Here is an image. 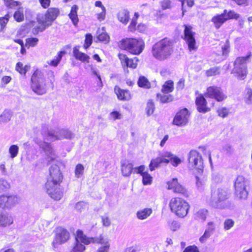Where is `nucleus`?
Segmentation results:
<instances>
[{
  "label": "nucleus",
  "mask_w": 252,
  "mask_h": 252,
  "mask_svg": "<svg viewBox=\"0 0 252 252\" xmlns=\"http://www.w3.org/2000/svg\"><path fill=\"white\" fill-rule=\"evenodd\" d=\"M31 88L32 90L38 95L45 94L47 90V85L42 73L36 70L31 77Z\"/></svg>",
  "instance_id": "7"
},
{
  "label": "nucleus",
  "mask_w": 252,
  "mask_h": 252,
  "mask_svg": "<svg viewBox=\"0 0 252 252\" xmlns=\"http://www.w3.org/2000/svg\"><path fill=\"white\" fill-rule=\"evenodd\" d=\"M97 38L100 41L108 42L109 36L106 33L103 32L98 35Z\"/></svg>",
  "instance_id": "60"
},
{
  "label": "nucleus",
  "mask_w": 252,
  "mask_h": 252,
  "mask_svg": "<svg viewBox=\"0 0 252 252\" xmlns=\"http://www.w3.org/2000/svg\"><path fill=\"white\" fill-rule=\"evenodd\" d=\"M12 217L8 214L0 213V226H6L13 223Z\"/></svg>",
  "instance_id": "26"
},
{
  "label": "nucleus",
  "mask_w": 252,
  "mask_h": 252,
  "mask_svg": "<svg viewBox=\"0 0 252 252\" xmlns=\"http://www.w3.org/2000/svg\"><path fill=\"white\" fill-rule=\"evenodd\" d=\"M91 70L92 73L94 75L96 76L98 78V80H99V82L97 83V85L99 87H100V88L102 87L103 84H102V80H101V77H100V75L98 73V72L96 70V69L95 68L92 67Z\"/></svg>",
  "instance_id": "55"
},
{
  "label": "nucleus",
  "mask_w": 252,
  "mask_h": 252,
  "mask_svg": "<svg viewBox=\"0 0 252 252\" xmlns=\"http://www.w3.org/2000/svg\"><path fill=\"white\" fill-rule=\"evenodd\" d=\"M138 85L139 87L145 88H150L151 87V84L148 80L144 76H142L139 78L138 80Z\"/></svg>",
  "instance_id": "39"
},
{
  "label": "nucleus",
  "mask_w": 252,
  "mask_h": 252,
  "mask_svg": "<svg viewBox=\"0 0 252 252\" xmlns=\"http://www.w3.org/2000/svg\"><path fill=\"white\" fill-rule=\"evenodd\" d=\"M12 114L10 111L5 110L0 115V124L8 122L11 118Z\"/></svg>",
  "instance_id": "35"
},
{
  "label": "nucleus",
  "mask_w": 252,
  "mask_h": 252,
  "mask_svg": "<svg viewBox=\"0 0 252 252\" xmlns=\"http://www.w3.org/2000/svg\"><path fill=\"white\" fill-rule=\"evenodd\" d=\"M215 229V225L212 221L208 223V226L203 235L200 238L199 241L201 243H204L211 236Z\"/></svg>",
  "instance_id": "23"
},
{
  "label": "nucleus",
  "mask_w": 252,
  "mask_h": 252,
  "mask_svg": "<svg viewBox=\"0 0 252 252\" xmlns=\"http://www.w3.org/2000/svg\"><path fill=\"white\" fill-rule=\"evenodd\" d=\"M73 55L76 59L82 62L89 63L90 57L86 54L80 52L78 47H74L73 49Z\"/></svg>",
  "instance_id": "24"
},
{
  "label": "nucleus",
  "mask_w": 252,
  "mask_h": 252,
  "mask_svg": "<svg viewBox=\"0 0 252 252\" xmlns=\"http://www.w3.org/2000/svg\"><path fill=\"white\" fill-rule=\"evenodd\" d=\"M20 198L14 194H2L0 196V208L10 209L19 203Z\"/></svg>",
  "instance_id": "12"
},
{
  "label": "nucleus",
  "mask_w": 252,
  "mask_h": 252,
  "mask_svg": "<svg viewBox=\"0 0 252 252\" xmlns=\"http://www.w3.org/2000/svg\"><path fill=\"white\" fill-rule=\"evenodd\" d=\"M65 53L64 51L58 52L57 56H56L53 60L51 61L50 63H48V64L55 67L57 66L60 63L63 55Z\"/></svg>",
  "instance_id": "38"
},
{
  "label": "nucleus",
  "mask_w": 252,
  "mask_h": 252,
  "mask_svg": "<svg viewBox=\"0 0 252 252\" xmlns=\"http://www.w3.org/2000/svg\"><path fill=\"white\" fill-rule=\"evenodd\" d=\"M40 147L44 151L46 156V159L48 162L52 161L56 158L57 156L49 143L43 142L40 144Z\"/></svg>",
  "instance_id": "17"
},
{
  "label": "nucleus",
  "mask_w": 252,
  "mask_h": 252,
  "mask_svg": "<svg viewBox=\"0 0 252 252\" xmlns=\"http://www.w3.org/2000/svg\"><path fill=\"white\" fill-rule=\"evenodd\" d=\"M114 92L117 98L120 100L127 101L131 99L130 94L127 90L121 89L119 87L116 86Z\"/></svg>",
  "instance_id": "21"
},
{
  "label": "nucleus",
  "mask_w": 252,
  "mask_h": 252,
  "mask_svg": "<svg viewBox=\"0 0 252 252\" xmlns=\"http://www.w3.org/2000/svg\"><path fill=\"white\" fill-rule=\"evenodd\" d=\"M167 184L168 185V189H172L174 190L176 186L178 184L177 179H172L171 181L167 182Z\"/></svg>",
  "instance_id": "51"
},
{
  "label": "nucleus",
  "mask_w": 252,
  "mask_h": 252,
  "mask_svg": "<svg viewBox=\"0 0 252 252\" xmlns=\"http://www.w3.org/2000/svg\"><path fill=\"white\" fill-rule=\"evenodd\" d=\"M30 65H25L24 66L23 63L18 62L17 63L15 67L16 70L22 75H25L26 72L29 70Z\"/></svg>",
  "instance_id": "36"
},
{
  "label": "nucleus",
  "mask_w": 252,
  "mask_h": 252,
  "mask_svg": "<svg viewBox=\"0 0 252 252\" xmlns=\"http://www.w3.org/2000/svg\"><path fill=\"white\" fill-rule=\"evenodd\" d=\"M92 243H97L102 245L97 251V252H109L110 248L109 240L107 238H104L101 236L94 240Z\"/></svg>",
  "instance_id": "20"
},
{
  "label": "nucleus",
  "mask_w": 252,
  "mask_h": 252,
  "mask_svg": "<svg viewBox=\"0 0 252 252\" xmlns=\"http://www.w3.org/2000/svg\"><path fill=\"white\" fill-rule=\"evenodd\" d=\"M226 9L223 10L221 14H217L214 16L211 19V22L213 23L214 27L216 29H219L220 27L227 21V18L225 17Z\"/></svg>",
  "instance_id": "18"
},
{
  "label": "nucleus",
  "mask_w": 252,
  "mask_h": 252,
  "mask_svg": "<svg viewBox=\"0 0 252 252\" xmlns=\"http://www.w3.org/2000/svg\"><path fill=\"white\" fill-rule=\"evenodd\" d=\"M225 17L227 21L229 19H238L240 18V14L236 13L234 11L230 10L228 11L226 9Z\"/></svg>",
  "instance_id": "43"
},
{
  "label": "nucleus",
  "mask_w": 252,
  "mask_h": 252,
  "mask_svg": "<svg viewBox=\"0 0 252 252\" xmlns=\"http://www.w3.org/2000/svg\"><path fill=\"white\" fill-rule=\"evenodd\" d=\"M119 21L124 24H126L129 20V12L126 9L120 10L117 14Z\"/></svg>",
  "instance_id": "28"
},
{
  "label": "nucleus",
  "mask_w": 252,
  "mask_h": 252,
  "mask_svg": "<svg viewBox=\"0 0 252 252\" xmlns=\"http://www.w3.org/2000/svg\"><path fill=\"white\" fill-rule=\"evenodd\" d=\"M138 61V59L136 57L134 58L133 59H129L126 66L135 68L136 67Z\"/></svg>",
  "instance_id": "54"
},
{
  "label": "nucleus",
  "mask_w": 252,
  "mask_h": 252,
  "mask_svg": "<svg viewBox=\"0 0 252 252\" xmlns=\"http://www.w3.org/2000/svg\"><path fill=\"white\" fill-rule=\"evenodd\" d=\"M244 99L247 104H252V90L251 88L246 89Z\"/></svg>",
  "instance_id": "41"
},
{
  "label": "nucleus",
  "mask_w": 252,
  "mask_h": 252,
  "mask_svg": "<svg viewBox=\"0 0 252 252\" xmlns=\"http://www.w3.org/2000/svg\"><path fill=\"white\" fill-rule=\"evenodd\" d=\"M189 113L187 108L180 110L176 115L173 120L174 124L178 126L186 125L188 122Z\"/></svg>",
  "instance_id": "15"
},
{
  "label": "nucleus",
  "mask_w": 252,
  "mask_h": 252,
  "mask_svg": "<svg viewBox=\"0 0 252 252\" xmlns=\"http://www.w3.org/2000/svg\"><path fill=\"white\" fill-rule=\"evenodd\" d=\"M234 225V221L232 219H227L224 222V229L228 230Z\"/></svg>",
  "instance_id": "52"
},
{
  "label": "nucleus",
  "mask_w": 252,
  "mask_h": 252,
  "mask_svg": "<svg viewBox=\"0 0 252 252\" xmlns=\"http://www.w3.org/2000/svg\"><path fill=\"white\" fill-rule=\"evenodd\" d=\"M169 162V160L163 156V153L161 155L160 157L151 160L149 164L150 170L154 171L156 168L158 167L160 164L162 163H168Z\"/></svg>",
  "instance_id": "22"
},
{
  "label": "nucleus",
  "mask_w": 252,
  "mask_h": 252,
  "mask_svg": "<svg viewBox=\"0 0 252 252\" xmlns=\"http://www.w3.org/2000/svg\"><path fill=\"white\" fill-rule=\"evenodd\" d=\"M220 68L219 67H213L207 70L206 74L208 76H211L219 74L220 73Z\"/></svg>",
  "instance_id": "46"
},
{
  "label": "nucleus",
  "mask_w": 252,
  "mask_h": 252,
  "mask_svg": "<svg viewBox=\"0 0 252 252\" xmlns=\"http://www.w3.org/2000/svg\"><path fill=\"white\" fill-rule=\"evenodd\" d=\"M230 191L225 188H218L211 192V196L207 197V203L211 206L219 209H224L228 206L225 201L230 196Z\"/></svg>",
  "instance_id": "3"
},
{
  "label": "nucleus",
  "mask_w": 252,
  "mask_h": 252,
  "mask_svg": "<svg viewBox=\"0 0 252 252\" xmlns=\"http://www.w3.org/2000/svg\"><path fill=\"white\" fill-rule=\"evenodd\" d=\"M174 90V83L172 80H168L163 85L161 91L164 94H168Z\"/></svg>",
  "instance_id": "33"
},
{
  "label": "nucleus",
  "mask_w": 252,
  "mask_h": 252,
  "mask_svg": "<svg viewBox=\"0 0 252 252\" xmlns=\"http://www.w3.org/2000/svg\"><path fill=\"white\" fill-rule=\"evenodd\" d=\"M9 18V15L7 14L3 17L0 18V24L1 28H4L7 23L8 22Z\"/></svg>",
  "instance_id": "59"
},
{
  "label": "nucleus",
  "mask_w": 252,
  "mask_h": 252,
  "mask_svg": "<svg viewBox=\"0 0 252 252\" xmlns=\"http://www.w3.org/2000/svg\"><path fill=\"white\" fill-rule=\"evenodd\" d=\"M183 252H199L198 248L195 246H189L187 247Z\"/></svg>",
  "instance_id": "63"
},
{
  "label": "nucleus",
  "mask_w": 252,
  "mask_h": 252,
  "mask_svg": "<svg viewBox=\"0 0 252 252\" xmlns=\"http://www.w3.org/2000/svg\"><path fill=\"white\" fill-rule=\"evenodd\" d=\"M119 46L132 54L139 55L143 51L145 44L141 39L125 38L120 41Z\"/></svg>",
  "instance_id": "6"
},
{
  "label": "nucleus",
  "mask_w": 252,
  "mask_h": 252,
  "mask_svg": "<svg viewBox=\"0 0 252 252\" xmlns=\"http://www.w3.org/2000/svg\"><path fill=\"white\" fill-rule=\"evenodd\" d=\"M208 215V211L202 209L198 211L195 214V219L198 220L205 221L207 216Z\"/></svg>",
  "instance_id": "34"
},
{
  "label": "nucleus",
  "mask_w": 252,
  "mask_h": 252,
  "mask_svg": "<svg viewBox=\"0 0 252 252\" xmlns=\"http://www.w3.org/2000/svg\"><path fill=\"white\" fill-rule=\"evenodd\" d=\"M58 128L48 130V135L53 140H57L61 138L72 139L74 137L73 134L67 129H62L60 130V133L58 134Z\"/></svg>",
  "instance_id": "16"
},
{
  "label": "nucleus",
  "mask_w": 252,
  "mask_h": 252,
  "mask_svg": "<svg viewBox=\"0 0 252 252\" xmlns=\"http://www.w3.org/2000/svg\"><path fill=\"white\" fill-rule=\"evenodd\" d=\"M170 0H163L161 2V6L163 9H169L171 7Z\"/></svg>",
  "instance_id": "61"
},
{
  "label": "nucleus",
  "mask_w": 252,
  "mask_h": 252,
  "mask_svg": "<svg viewBox=\"0 0 252 252\" xmlns=\"http://www.w3.org/2000/svg\"><path fill=\"white\" fill-rule=\"evenodd\" d=\"M157 97L159 99L161 103H168L172 101L173 99V96L170 94L166 95L164 94L162 95L158 94Z\"/></svg>",
  "instance_id": "42"
},
{
  "label": "nucleus",
  "mask_w": 252,
  "mask_h": 252,
  "mask_svg": "<svg viewBox=\"0 0 252 252\" xmlns=\"http://www.w3.org/2000/svg\"><path fill=\"white\" fill-rule=\"evenodd\" d=\"M163 156L166 158H170L171 164L174 166H177L179 164L181 163V160L177 156H174L170 152H166L163 153Z\"/></svg>",
  "instance_id": "31"
},
{
  "label": "nucleus",
  "mask_w": 252,
  "mask_h": 252,
  "mask_svg": "<svg viewBox=\"0 0 252 252\" xmlns=\"http://www.w3.org/2000/svg\"><path fill=\"white\" fill-rule=\"evenodd\" d=\"M84 172V166L78 163L76 165L75 169V176L76 178H79L81 177V176L83 175Z\"/></svg>",
  "instance_id": "44"
},
{
  "label": "nucleus",
  "mask_w": 252,
  "mask_h": 252,
  "mask_svg": "<svg viewBox=\"0 0 252 252\" xmlns=\"http://www.w3.org/2000/svg\"><path fill=\"white\" fill-rule=\"evenodd\" d=\"M55 238L52 243L54 249L57 248L59 245H62L67 242L70 237L68 231L62 227L57 228Z\"/></svg>",
  "instance_id": "11"
},
{
  "label": "nucleus",
  "mask_w": 252,
  "mask_h": 252,
  "mask_svg": "<svg viewBox=\"0 0 252 252\" xmlns=\"http://www.w3.org/2000/svg\"><path fill=\"white\" fill-rule=\"evenodd\" d=\"M183 39L186 41L190 51L196 49V41L194 38L195 32L192 31V27L190 25H184Z\"/></svg>",
  "instance_id": "13"
},
{
  "label": "nucleus",
  "mask_w": 252,
  "mask_h": 252,
  "mask_svg": "<svg viewBox=\"0 0 252 252\" xmlns=\"http://www.w3.org/2000/svg\"><path fill=\"white\" fill-rule=\"evenodd\" d=\"M38 41V39L35 37H32L26 39V45L32 47L36 46Z\"/></svg>",
  "instance_id": "53"
},
{
  "label": "nucleus",
  "mask_w": 252,
  "mask_h": 252,
  "mask_svg": "<svg viewBox=\"0 0 252 252\" xmlns=\"http://www.w3.org/2000/svg\"><path fill=\"white\" fill-rule=\"evenodd\" d=\"M218 115L220 117H221L222 118H225L228 115L229 110L228 109L226 108V107H222L220 108H219L217 110Z\"/></svg>",
  "instance_id": "49"
},
{
  "label": "nucleus",
  "mask_w": 252,
  "mask_h": 252,
  "mask_svg": "<svg viewBox=\"0 0 252 252\" xmlns=\"http://www.w3.org/2000/svg\"><path fill=\"white\" fill-rule=\"evenodd\" d=\"M93 41V36L91 34H87L86 35V38L85 40V44L84 45V47L85 49L88 48L92 43Z\"/></svg>",
  "instance_id": "48"
},
{
  "label": "nucleus",
  "mask_w": 252,
  "mask_h": 252,
  "mask_svg": "<svg viewBox=\"0 0 252 252\" xmlns=\"http://www.w3.org/2000/svg\"><path fill=\"white\" fill-rule=\"evenodd\" d=\"M169 207L171 211L180 218H183L187 215L189 208L187 202L179 197L172 198L169 203Z\"/></svg>",
  "instance_id": "8"
},
{
  "label": "nucleus",
  "mask_w": 252,
  "mask_h": 252,
  "mask_svg": "<svg viewBox=\"0 0 252 252\" xmlns=\"http://www.w3.org/2000/svg\"><path fill=\"white\" fill-rule=\"evenodd\" d=\"M146 110V113L149 116L153 113L155 110V105L154 102L151 100H149L147 102Z\"/></svg>",
  "instance_id": "47"
},
{
  "label": "nucleus",
  "mask_w": 252,
  "mask_h": 252,
  "mask_svg": "<svg viewBox=\"0 0 252 252\" xmlns=\"http://www.w3.org/2000/svg\"><path fill=\"white\" fill-rule=\"evenodd\" d=\"M142 182L144 185H150L152 183V177L147 172L143 173Z\"/></svg>",
  "instance_id": "45"
},
{
  "label": "nucleus",
  "mask_w": 252,
  "mask_h": 252,
  "mask_svg": "<svg viewBox=\"0 0 252 252\" xmlns=\"http://www.w3.org/2000/svg\"><path fill=\"white\" fill-rule=\"evenodd\" d=\"M236 197L239 200H245L248 195V191L246 188L235 189Z\"/></svg>",
  "instance_id": "32"
},
{
  "label": "nucleus",
  "mask_w": 252,
  "mask_h": 252,
  "mask_svg": "<svg viewBox=\"0 0 252 252\" xmlns=\"http://www.w3.org/2000/svg\"><path fill=\"white\" fill-rule=\"evenodd\" d=\"M41 6L45 9L48 8L50 5L51 0H38Z\"/></svg>",
  "instance_id": "64"
},
{
  "label": "nucleus",
  "mask_w": 252,
  "mask_h": 252,
  "mask_svg": "<svg viewBox=\"0 0 252 252\" xmlns=\"http://www.w3.org/2000/svg\"><path fill=\"white\" fill-rule=\"evenodd\" d=\"M106 13V10L105 8L103 7V9L101 11L96 14L97 18L99 21L104 20L105 18V15Z\"/></svg>",
  "instance_id": "57"
},
{
  "label": "nucleus",
  "mask_w": 252,
  "mask_h": 252,
  "mask_svg": "<svg viewBox=\"0 0 252 252\" xmlns=\"http://www.w3.org/2000/svg\"><path fill=\"white\" fill-rule=\"evenodd\" d=\"M205 96L214 98L218 101H222L226 98V95L222 92L220 88L217 86H210L207 89Z\"/></svg>",
  "instance_id": "14"
},
{
  "label": "nucleus",
  "mask_w": 252,
  "mask_h": 252,
  "mask_svg": "<svg viewBox=\"0 0 252 252\" xmlns=\"http://www.w3.org/2000/svg\"><path fill=\"white\" fill-rule=\"evenodd\" d=\"M174 51V42L164 38L155 43L152 47L153 56L158 61H163L170 58Z\"/></svg>",
  "instance_id": "2"
},
{
  "label": "nucleus",
  "mask_w": 252,
  "mask_h": 252,
  "mask_svg": "<svg viewBox=\"0 0 252 252\" xmlns=\"http://www.w3.org/2000/svg\"><path fill=\"white\" fill-rule=\"evenodd\" d=\"M24 9L22 7H19L14 14V19L18 22H22L24 19Z\"/></svg>",
  "instance_id": "37"
},
{
  "label": "nucleus",
  "mask_w": 252,
  "mask_h": 252,
  "mask_svg": "<svg viewBox=\"0 0 252 252\" xmlns=\"http://www.w3.org/2000/svg\"><path fill=\"white\" fill-rule=\"evenodd\" d=\"M78 7L76 5H73L71 9L70 12L68 14L69 18L71 20L73 25L76 26L78 22L77 10Z\"/></svg>",
  "instance_id": "29"
},
{
  "label": "nucleus",
  "mask_w": 252,
  "mask_h": 252,
  "mask_svg": "<svg viewBox=\"0 0 252 252\" xmlns=\"http://www.w3.org/2000/svg\"><path fill=\"white\" fill-rule=\"evenodd\" d=\"M230 45L228 40H226L224 45L222 46V55L224 56L228 55L229 53Z\"/></svg>",
  "instance_id": "50"
},
{
  "label": "nucleus",
  "mask_w": 252,
  "mask_h": 252,
  "mask_svg": "<svg viewBox=\"0 0 252 252\" xmlns=\"http://www.w3.org/2000/svg\"><path fill=\"white\" fill-rule=\"evenodd\" d=\"M174 192L179 193H181L183 194H185L186 193V189L184 188L182 186L180 185L179 183L176 186L175 189L173 190Z\"/></svg>",
  "instance_id": "58"
},
{
  "label": "nucleus",
  "mask_w": 252,
  "mask_h": 252,
  "mask_svg": "<svg viewBox=\"0 0 252 252\" xmlns=\"http://www.w3.org/2000/svg\"><path fill=\"white\" fill-rule=\"evenodd\" d=\"M8 153L11 158L16 157L19 153V147L17 145H11L8 149Z\"/></svg>",
  "instance_id": "40"
},
{
  "label": "nucleus",
  "mask_w": 252,
  "mask_h": 252,
  "mask_svg": "<svg viewBox=\"0 0 252 252\" xmlns=\"http://www.w3.org/2000/svg\"><path fill=\"white\" fill-rule=\"evenodd\" d=\"M153 213L151 208H145L138 210L136 214V217L140 220L147 219Z\"/></svg>",
  "instance_id": "25"
},
{
  "label": "nucleus",
  "mask_w": 252,
  "mask_h": 252,
  "mask_svg": "<svg viewBox=\"0 0 252 252\" xmlns=\"http://www.w3.org/2000/svg\"><path fill=\"white\" fill-rule=\"evenodd\" d=\"M133 169V165L131 163L126 161L122 162L121 171L124 176H129L132 173Z\"/></svg>",
  "instance_id": "27"
},
{
  "label": "nucleus",
  "mask_w": 252,
  "mask_h": 252,
  "mask_svg": "<svg viewBox=\"0 0 252 252\" xmlns=\"http://www.w3.org/2000/svg\"><path fill=\"white\" fill-rule=\"evenodd\" d=\"M247 180L242 176H238L234 183L235 189L246 188Z\"/></svg>",
  "instance_id": "30"
},
{
  "label": "nucleus",
  "mask_w": 252,
  "mask_h": 252,
  "mask_svg": "<svg viewBox=\"0 0 252 252\" xmlns=\"http://www.w3.org/2000/svg\"><path fill=\"white\" fill-rule=\"evenodd\" d=\"M93 240V238H88L84 235L82 231L78 230L75 237V243L71 252H83L85 249V247L82 243L88 245L92 243Z\"/></svg>",
  "instance_id": "10"
},
{
  "label": "nucleus",
  "mask_w": 252,
  "mask_h": 252,
  "mask_svg": "<svg viewBox=\"0 0 252 252\" xmlns=\"http://www.w3.org/2000/svg\"><path fill=\"white\" fill-rule=\"evenodd\" d=\"M119 58L121 62L122 65L124 67L126 66L127 63L129 59H128L126 55L123 54H119Z\"/></svg>",
  "instance_id": "56"
},
{
  "label": "nucleus",
  "mask_w": 252,
  "mask_h": 252,
  "mask_svg": "<svg viewBox=\"0 0 252 252\" xmlns=\"http://www.w3.org/2000/svg\"><path fill=\"white\" fill-rule=\"evenodd\" d=\"M63 175L59 167L53 165L49 169V175L45 184L47 193L55 200H60L63 192L60 189V184L62 182Z\"/></svg>",
  "instance_id": "1"
},
{
  "label": "nucleus",
  "mask_w": 252,
  "mask_h": 252,
  "mask_svg": "<svg viewBox=\"0 0 252 252\" xmlns=\"http://www.w3.org/2000/svg\"><path fill=\"white\" fill-rule=\"evenodd\" d=\"M252 54L250 53L245 57H238L234 62V67L231 73L239 79L244 80L247 75V64L251 62Z\"/></svg>",
  "instance_id": "5"
},
{
  "label": "nucleus",
  "mask_w": 252,
  "mask_h": 252,
  "mask_svg": "<svg viewBox=\"0 0 252 252\" xmlns=\"http://www.w3.org/2000/svg\"><path fill=\"white\" fill-rule=\"evenodd\" d=\"M111 118L113 120H116L117 119H120L122 118V115L118 111H113L110 114Z\"/></svg>",
  "instance_id": "62"
},
{
  "label": "nucleus",
  "mask_w": 252,
  "mask_h": 252,
  "mask_svg": "<svg viewBox=\"0 0 252 252\" xmlns=\"http://www.w3.org/2000/svg\"><path fill=\"white\" fill-rule=\"evenodd\" d=\"M195 104L198 111L200 113H205L210 111V109L207 107L206 100L201 94L196 97Z\"/></svg>",
  "instance_id": "19"
},
{
  "label": "nucleus",
  "mask_w": 252,
  "mask_h": 252,
  "mask_svg": "<svg viewBox=\"0 0 252 252\" xmlns=\"http://www.w3.org/2000/svg\"><path fill=\"white\" fill-rule=\"evenodd\" d=\"M60 13L59 9L55 7H51L48 9L44 16L38 19V22L41 26L35 28L32 31L34 34L39 32H43L47 27L52 25L53 22L57 18Z\"/></svg>",
  "instance_id": "4"
},
{
  "label": "nucleus",
  "mask_w": 252,
  "mask_h": 252,
  "mask_svg": "<svg viewBox=\"0 0 252 252\" xmlns=\"http://www.w3.org/2000/svg\"><path fill=\"white\" fill-rule=\"evenodd\" d=\"M188 167L195 169L198 174H201L203 170V163L201 155L196 150H191L188 154Z\"/></svg>",
  "instance_id": "9"
}]
</instances>
